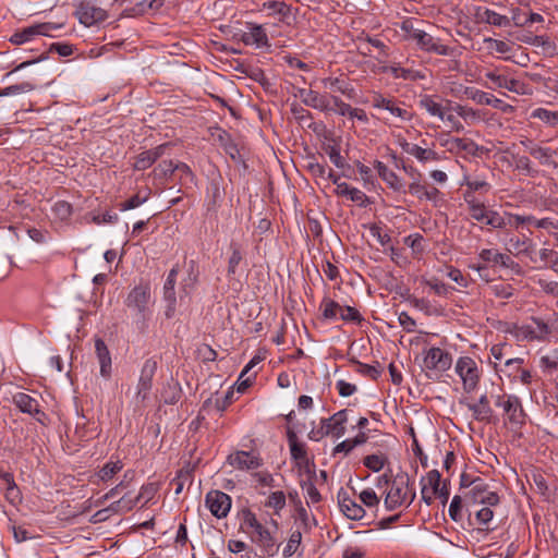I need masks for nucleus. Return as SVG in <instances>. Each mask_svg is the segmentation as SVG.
I'll list each match as a JSON object with an SVG mask.
<instances>
[{
	"instance_id": "f257e3e1",
	"label": "nucleus",
	"mask_w": 558,
	"mask_h": 558,
	"mask_svg": "<svg viewBox=\"0 0 558 558\" xmlns=\"http://www.w3.org/2000/svg\"><path fill=\"white\" fill-rule=\"evenodd\" d=\"M241 527L251 535L252 542L257 544L264 554L274 556L277 553L278 547L275 537L271 535L270 531L256 519V515L250 509L242 511Z\"/></svg>"
},
{
	"instance_id": "f03ea898",
	"label": "nucleus",
	"mask_w": 558,
	"mask_h": 558,
	"mask_svg": "<svg viewBox=\"0 0 558 558\" xmlns=\"http://www.w3.org/2000/svg\"><path fill=\"white\" fill-rule=\"evenodd\" d=\"M74 15L80 23L90 27L107 20L108 13L105 9L98 7L93 0H83L76 8Z\"/></svg>"
},
{
	"instance_id": "7ed1b4c3",
	"label": "nucleus",
	"mask_w": 558,
	"mask_h": 558,
	"mask_svg": "<svg viewBox=\"0 0 558 558\" xmlns=\"http://www.w3.org/2000/svg\"><path fill=\"white\" fill-rule=\"evenodd\" d=\"M456 372L463 383L465 392H472L478 385L480 373L476 363L469 356H462L458 360Z\"/></svg>"
},
{
	"instance_id": "20e7f679",
	"label": "nucleus",
	"mask_w": 558,
	"mask_h": 558,
	"mask_svg": "<svg viewBox=\"0 0 558 558\" xmlns=\"http://www.w3.org/2000/svg\"><path fill=\"white\" fill-rule=\"evenodd\" d=\"M62 27V24H56L51 22H45L39 24H34L28 27H25L21 31L15 32L11 37L10 41L14 45H22L32 40L35 36H50L52 31H57Z\"/></svg>"
},
{
	"instance_id": "39448f33",
	"label": "nucleus",
	"mask_w": 558,
	"mask_h": 558,
	"mask_svg": "<svg viewBox=\"0 0 558 558\" xmlns=\"http://www.w3.org/2000/svg\"><path fill=\"white\" fill-rule=\"evenodd\" d=\"M495 404L502 408L508 421L514 425L524 423L525 414L521 401L515 396H497Z\"/></svg>"
},
{
	"instance_id": "423d86ee",
	"label": "nucleus",
	"mask_w": 558,
	"mask_h": 558,
	"mask_svg": "<svg viewBox=\"0 0 558 558\" xmlns=\"http://www.w3.org/2000/svg\"><path fill=\"white\" fill-rule=\"evenodd\" d=\"M157 368L158 363L156 360L148 359L144 362L135 396L137 402H144L147 399L148 392L153 387V378Z\"/></svg>"
},
{
	"instance_id": "0eeeda50",
	"label": "nucleus",
	"mask_w": 558,
	"mask_h": 558,
	"mask_svg": "<svg viewBox=\"0 0 558 558\" xmlns=\"http://www.w3.org/2000/svg\"><path fill=\"white\" fill-rule=\"evenodd\" d=\"M409 481L410 480L408 475H404L398 476V478L393 482L390 489L386 493L384 501L387 510H395L407 500L408 492L404 489V487L408 488Z\"/></svg>"
},
{
	"instance_id": "6e6552de",
	"label": "nucleus",
	"mask_w": 558,
	"mask_h": 558,
	"mask_svg": "<svg viewBox=\"0 0 558 558\" xmlns=\"http://www.w3.org/2000/svg\"><path fill=\"white\" fill-rule=\"evenodd\" d=\"M452 357L440 348H430L424 356V367L428 371L446 372L451 367Z\"/></svg>"
},
{
	"instance_id": "1a4fd4ad",
	"label": "nucleus",
	"mask_w": 558,
	"mask_h": 558,
	"mask_svg": "<svg viewBox=\"0 0 558 558\" xmlns=\"http://www.w3.org/2000/svg\"><path fill=\"white\" fill-rule=\"evenodd\" d=\"M465 498L472 504H483L487 506H496L500 500L497 493L489 490L488 485L482 478H478L474 487L465 495Z\"/></svg>"
},
{
	"instance_id": "9d476101",
	"label": "nucleus",
	"mask_w": 558,
	"mask_h": 558,
	"mask_svg": "<svg viewBox=\"0 0 558 558\" xmlns=\"http://www.w3.org/2000/svg\"><path fill=\"white\" fill-rule=\"evenodd\" d=\"M485 77L494 84V86H488L489 88H505L519 95L526 93L527 85L525 83L508 77L505 74L499 73L497 70L486 72Z\"/></svg>"
},
{
	"instance_id": "9b49d317",
	"label": "nucleus",
	"mask_w": 558,
	"mask_h": 558,
	"mask_svg": "<svg viewBox=\"0 0 558 558\" xmlns=\"http://www.w3.org/2000/svg\"><path fill=\"white\" fill-rule=\"evenodd\" d=\"M298 96L301 98L305 106L312 107L316 110L328 112L333 110L331 106V96L319 94L313 89L301 88L298 92Z\"/></svg>"
},
{
	"instance_id": "f8f14e48",
	"label": "nucleus",
	"mask_w": 558,
	"mask_h": 558,
	"mask_svg": "<svg viewBox=\"0 0 558 558\" xmlns=\"http://www.w3.org/2000/svg\"><path fill=\"white\" fill-rule=\"evenodd\" d=\"M206 506L213 515L223 518L231 508V498L222 492L211 490L206 495Z\"/></svg>"
},
{
	"instance_id": "ddd939ff",
	"label": "nucleus",
	"mask_w": 558,
	"mask_h": 558,
	"mask_svg": "<svg viewBox=\"0 0 558 558\" xmlns=\"http://www.w3.org/2000/svg\"><path fill=\"white\" fill-rule=\"evenodd\" d=\"M478 258L484 263L499 265L504 268H509L513 270L515 274L521 272V267L517 262H514L509 255L499 253L496 250L484 248L480 252Z\"/></svg>"
},
{
	"instance_id": "4468645a",
	"label": "nucleus",
	"mask_w": 558,
	"mask_h": 558,
	"mask_svg": "<svg viewBox=\"0 0 558 558\" xmlns=\"http://www.w3.org/2000/svg\"><path fill=\"white\" fill-rule=\"evenodd\" d=\"M150 300V288L146 284L136 286L126 298V306L143 314L147 310Z\"/></svg>"
},
{
	"instance_id": "2eb2a0df",
	"label": "nucleus",
	"mask_w": 558,
	"mask_h": 558,
	"mask_svg": "<svg viewBox=\"0 0 558 558\" xmlns=\"http://www.w3.org/2000/svg\"><path fill=\"white\" fill-rule=\"evenodd\" d=\"M446 146L450 153L459 154L461 151L472 156H480L483 153V147H480L474 141L465 137H454L447 140L441 144Z\"/></svg>"
},
{
	"instance_id": "dca6fc26",
	"label": "nucleus",
	"mask_w": 558,
	"mask_h": 558,
	"mask_svg": "<svg viewBox=\"0 0 558 558\" xmlns=\"http://www.w3.org/2000/svg\"><path fill=\"white\" fill-rule=\"evenodd\" d=\"M338 502L342 513L350 520H362L366 514L364 508L350 498L342 489L338 494Z\"/></svg>"
},
{
	"instance_id": "f3484780",
	"label": "nucleus",
	"mask_w": 558,
	"mask_h": 558,
	"mask_svg": "<svg viewBox=\"0 0 558 558\" xmlns=\"http://www.w3.org/2000/svg\"><path fill=\"white\" fill-rule=\"evenodd\" d=\"M230 465L239 470H254L262 465V460L247 451H236L228 456Z\"/></svg>"
},
{
	"instance_id": "a211bd4d",
	"label": "nucleus",
	"mask_w": 558,
	"mask_h": 558,
	"mask_svg": "<svg viewBox=\"0 0 558 558\" xmlns=\"http://www.w3.org/2000/svg\"><path fill=\"white\" fill-rule=\"evenodd\" d=\"M401 148L409 155L415 157L421 162L438 161L439 155L429 148H423L416 144H411L405 140L400 142Z\"/></svg>"
},
{
	"instance_id": "6ab92c4d",
	"label": "nucleus",
	"mask_w": 558,
	"mask_h": 558,
	"mask_svg": "<svg viewBox=\"0 0 558 558\" xmlns=\"http://www.w3.org/2000/svg\"><path fill=\"white\" fill-rule=\"evenodd\" d=\"M477 22L486 23L498 27H508L511 24V20L501 15L490 9L478 7L475 12Z\"/></svg>"
},
{
	"instance_id": "aec40b11",
	"label": "nucleus",
	"mask_w": 558,
	"mask_h": 558,
	"mask_svg": "<svg viewBox=\"0 0 558 558\" xmlns=\"http://www.w3.org/2000/svg\"><path fill=\"white\" fill-rule=\"evenodd\" d=\"M464 94L478 105L492 106L497 109H502L504 111L510 107L509 105H505L501 99L496 98L494 95L480 89L466 88Z\"/></svg>"
},
{
	"instance_id": "412c9836",
	"label": "nucleus",
	"mask_w": 558,
	"mask_h": 558,
	"mask_svg": "<svg viewBox=\"0 0 558 558\" xmlns=\"http://www.w3.org/2000/svg\"><path fill=\"white\" fill-rule=\"evenodd\" d=\"M347 420L345 410H341L333 414L331 417L322 420L323 428L327 430L328 435L331 434L335 437L340 438L344 435V423Z\"/></svg>"
},
{
	"instance_id": "4be33fe9",
	"label": "nucleus",
	"mask_w": 558,
	"mask_h": 558,
	"mask_svg": "<svg viewBox=\"0 0 558 558\" xmlns=\"http://www.w3.org/2000/svg\"><path fill=\"white\" fill-rule=\"evenodd\" d=\"M416 44L422 50L435 52L439 56H449L452 51L450 47L439 44L432 35L424 31L418 35Z\"/></svg>"
},
{
	"instance_id": "5701e85b",
	"label": "nucleus",
	"mask_w": 558,
	"mask_h": 558,
	"mask_svg": "<svg viewBox=\"0 0 558 558\" xmlns=\"http://www.w3.org/2000/svg\"><path fill=\"white\" fill-rule=\"evenodd\" d=\"M374 167L377 170L378 175L388 184L390 189L396 192H405L404 184L401 179L384 162L376 160Z\"/></svg>"
},
{
	"instance_id": "b1692460",
	"label": "nucleus",
	"mask_w": 558,
	"mask_h": 558,
	"mask_svg": "<svg viewBox=\"0 0 558 558\" xmlns=\"http://www.w3.org/2000/svg\"><path fill=\"white\" fill-rule=\"evenodd\" d=\"M95 351L100 364V375L109 378L111 376V355L102 339L95 340Z\"/></svg>"
},
{
	"instance_id": "393cba45",
	"label": "nucleus",
	"mask_w": 558,
	"mask_h": 558,
	"mask_svg": "<svg viewBox=\"0 0 558 558\" xmlns=\"http://www.w3.org/2000/svg\"><path fill=\"white\" fill-rule=\"evenodd\" d=\"M466 407L472 411L475 420L490 423L493 410L489 407V401L486 395H483L477 403H466Z\"/></svg>"
},
{
	"instance_id": "a878e982",
	"label": "nucleus",
	"mask_w": 558,
	"mask_h": 558,
	"mask_svg": "<svg viewBox=\"0 0 558 558\" xmlns=\"http://www.w3.org/2000/svg\"><path fill=\"white\" fill-rule=\"evenodd\" d=\"M324 87L341 93L349 99H354L356 92L350 82L340 77H327L322 81Z\"/></svg>"
},
{
	"instance_id": "bb28decb",
	"label": "nucleus",
	"mask_w": 558,
	"mask_h": 558,
	"mask_svg": "<svg viewBox=\"0 0 558 558\" xmlns=\"http://www.w3.org/2000/svg\"><path fill=\"white\" fill-rule=\"evenodd\" d=\"M178 272H179L178 268L173 267L169 271V275H168L167 280L163 286V295H165V299L169 302V306L166 312L167 317H171V313L174 311V303H175L174 286H175Z\"/></svg>"
},
{
	"instance_id": "cd10ccee",
	"label": "nucleus",
	"mask_w": 558,
	"mask_h": 558,
	"mask_svg": "<svg viewBox=\"0 0 558 558\" xmlns=\"http://www.w3.org/2000/svg\"><path fill=\"white\" fill-rule=\"evenodd\" d=\"M507 251L512 255H530L533 248L531 239L510 236L506 243Z\"/></svg>"
},
{
	"instance_id": "c85d7f7f",
	"label": "nucleus",
	"mask_w": 558,
	"mask_h": 558,
	"mask_svg": "<svg viewBox=\"0 0 558 558\" xmlns=\"http://www.w3.org/2000/svg\"><path fill=\"white\" fill-rule=\"evenodd\" d=\"M465 202L468 204V209L471 218L486 226L490 209H488L483 203L477 202L474 198L469 199L468 195H465Z\"/></svg>"
},
{
	"instance_id": "c756f323",
	"label": "nucleus",
	"mask_w": 558,
	"mask_h": 558,
	"mask_svg": "<svg viewBox=\"0 0 558 558\" xmlns=\"http://www.w3.org/2000/svg\"><path fill=\"white\" fill-rule=\"evenodd\" d=\"M231 255L228 259V276L233 277L236 274V267L244 258V251L240 243L231 241L229 245Z\"/></svg>"
},
{
	"instance_id": "7c9ffc66",
	"label": "nucleus",
	"mask_w": 558,
	"mask_h": 558,
	"mask_svg": "<svg viewBox=\"0 0 558 558\" xmlns=\"http://www.w3.org/2000/svg\"><path fill=\"white\" fill-rule=\"evenodd\" d=\"M338 194L347 196L352 202L357 203L360 206H365L368 203V197L362 191L349 185L345 182L338 184Z\"/></svg>"
},
{
	"instance_id": "2f4dec72",
	"label": "nucleus",
	"mask_w": 558,
	"mask_h": 558,
	"mask_svg": "<svg viewBox=\"0 0 558 558\" xmlns=\"http://www.w3.org/2000/svg\"><path fill=\"white\" fill-rule=\"evenodd\" d=\"M242 41L245 45L264 46L268 44V38L260 25H253L250 32L243 34Z\"/></svg>"
},
{
	"instance_id": "473e14b6",
	"label": "nucleus",
	"mask_w": 558,
	"mask_h": 558,
	"mask_svg": "<svg viewBox=\"0 0 558 558\" xmlns=\"http://www.w3.org/2000/svg\"><path fill=\"white\" fill-rule=\"evenodd\" d=\"M421 108L425 109L430 116L437 117L440 120L445 119V110L442 106L436 101L435 96L423 95L418 101Z\"/></svg>"
},
{
	"instance_id": "72a5a7b5",
	"label": "nucleus",
	"mask_w": 558,
	"mask_h": 558,
	"mask_svg": "<svg viewBox=\"0 0 558 558\" xmlns=\"http://www.w3.org/2000/svg\"><path fill=\"white\" fill-rule=\"evenodd\" d=\"M512 217L513 214L511 213L505 211L501 214L490 209L486 226L490 227L492 229H502L507 225H512Z\"/></svg>"
},
{
	"instance_id": "f704fd0d",
	"label": "nucleus",
	"mask_w": 558,
	"mask_h": 558,
	"mask_svg": "<svg viewBox=\"0 0 558 558\" xmlns=\"http://www.w3.org/2000/svg\"><path fill=\"white\" fill-rule=\"evenodd\" d=\"M539 366L543 368L544 373L554 377L558 388V351L554 352L553 355L542 356L539 359Z\"/></svg>"
},
{
	"instance_id": "c9c22d12",
	"label": "nucleus",
	"mask_w": 558,
	"mask_h": 558,
	"mask_svg": "<svg viewBox=\"0 0 558 558\" xmlns=\"http://www.w3.org/2000/svg\"><path fill=\"white\" fill-rule=\"evenodd\" d=\"M529 153L531 156H533L535 159H537L541 165L556 166L555 161L553 160V157L556 155V151L549 147H542L538 145L532 146V147H529Z\"/></svg>"
},
{
	"instance_id": "e433bc0d",
	"label": "nucleus",
	"mask_w": 558,
	"mask_h": 558,
	"mask_svg": "<svg viewBox=\"0 0 558 558\" xmlns=\"http://www.w3.org/2000/svg\"><path fill=\"white\" fill-rule=\"evenodd\" d=\"M13 403L22 411L23 413H29L35 410V407H38L37 400L32 398L29 395L25 392H17L13 396Z\"/></svg>"
},
{
	"instance_id": "4c0bfd02",
	"label": "nucleus",
	"mask_w": 558,
	"mask_h": 558,
	"mask_svg": "<svg viewBox=\"0 0 558 558\" xmlns=\"http://www.w3.org/2000/svg\"><path fill=\"white\" fill-rule=\"evenodd\" d=\"M529 331L532 338L543 340L550 333V327L541 318H532Z\"/></svg>"
},
{
	"instance_id": "58836bf2",
	"label": "nucleus",
	"mask_w": 558,
	"mask_h": 558,
	"mask_svg": "<svg viewBox=\"0 0 558 558\" xmlns=\"http://www.w3.org/2000/svg\"><path fill=\"white\" fill-rule=\"evenodd\" d=\"M142 496H143V493H141L134 500H132V499L128 500L125 497H122L118 501L111 504L108 509L100 510L95 515L100 517L102 513L107 512L108 510H112V511H117V512L121 511V510L130 511L133 509V507H135V505L142 498Z\"/></svg>"
},
{
	"instance_id": "ea45409f",
	"label": "nucleus",
	"mask_w": 558,
	"mask_h": 558,
	"mask_svg": "<svg viewBox=\"0 0 558 558\" xmlns=\"http://www.w3.org/2000/svg\"><path fill=\"white\" fill-rule=\"evenodd\" d=\"M388 71L391 73V75L395 78L417 81V80H423L425 77V75L418 71H415L412 69H404L401 66H390Z\"/></svg>"
},
{
	"instance_id": "a19ab883",
	"label": "nucleus",
	"mask_w": 558,
	"mask_h": 558,
	"mask_svg": "<svg viewBox=\"0 0 558 558\" xmlns=\"http://www.w3.org/2000/svg\"><path fill=\"white\" fill-rule=\"evenodd\" d=\"M123 468L121 461L107 462L98 472V476L102 482L111 480Z\"/></svg>"
},
{
	"instance_id": "79ce46f5",
	"label": "nucleus",
	"mask_w": 558,
	"mask_h": 558,
	"mask_svg": "<svg viewBox=\"0 0 558 558\" xmlns=\"http://www.w3.org/2000/svg\"><path fill=\"white\" fill-rule=\"evenodd\" d=\"M320 310L323 311L324 318L333 319L340 313L341 305L333 300L325 298L320 304Z\"/></svg>"
},
{
	"instance_id": "37998d69",
	"label": "nucleus",
	"mask_w": 558,
	"mask_h": 558,
	"mask_svg": "<svg viewBox=\"0 0 558 558\" xmlns=\"http://www.w3.org/2000/svg\"><path fill=\"white\" fill-rule=\"evenodd\" d=\"M532 118H537L551 126L558 124V111H550L544 108H537L532 112Z\"/></svg>"
},
{
	"instance_id": "c03bdc74",
	"label": "nucleus",
	"mask_w": 558,
	"mask_h": 558,
	"mask_svg": "<svg viewBox=\"0 0 558 558\" xmlns=\"http://www.w3.org/2000/svg\"><path fill=\"white\" fill-rule=\"evenodd\" d=\"M386 462L387 458L384 454H369L363 460L364 465L374 472L380 471Z\"/></svg>"
},
{
	"instance_id": "a18cd8bd",
	"label": "nucleus",
	"mask_w": 558,
	"mask_h": 558,
	"mask_svg": "<svg viewBox=\"0 0 558 558\" xmlns=\"http://www.w3.org/2000/svg\"><path fill=\"white\" fill-rule=\"evenodd\" d=\"M301 539H302V534L300 531L292 532L290 535V538L288 541V544L283 548V551H282L283 556L288 558V557H291L292 555H294L301 545Z\"/></svg>"
},
{
	"instance_id": "49530a36",
	"label": "nucleus",
	"mask_w": 558,
	"mask_h": 558,
	"mask_svg": "<svg viewBox=\"0 0 558 558\" xmlns=\"http://www.w3.org/2000/svg\"><path fill=\"white\" fill-rule=\"evenodd\" d=\"M34 89V85L29 82H23L21 84H15L8 86L0 90V96H10L16 94L28 93Z\"/></svg>"
},
{
	"instance_id": "de8ad7c7",
	"label": "nucleus",
	"mask_w": 558,
	"mask_h": 558,
	"mask_svg": "<svg viewBox=\"0 0 558 558\" xmlns=\"http://www.w3.org/2000/svg\"><path fill=\"white\" fill-rule=\"evenodd\" d=\"M263 9H267L271 11L272 14H278L283 17L290 14L289 5L283 1L265 2L263 3Z\"/></svg>"
},
{
	"instance_id": "09e8293b",
	"label": "nucleus",
	"mask_w": 558,
	"mask_h": 558,
	"mask_svg": "<svg viewBox=\"0 0 558 558\" xmlns=\"http://www.w3.org/2000/svg\"><path fill=\"white\" fill-rule=\"evenodd\" d=\"M360 501L367 508H374L379 505V498L372 488L362 490L359 495Z\"/></svg>"
},
{
	"instance_id": "8fccbe9b",
	"label": "nucleus",
	"mask_w": 558,
	"mask_h": 558,
	"mask_svg": "<svg viewBox=\"0 0 558 558\" xmlns=\"http://www.w3.org/2000/svg\"><path fill=\"white\" fill-rule=\"evenodd\" d=\"M340 318L344 322H352L355 324H361L363 322V317L359 313L355 307L345 306L340 310Z\"/></svg>"
},
{
	"instance_id": "3c124183",
	"label": "nucleus",
	"mask_w": 558,
	"mask_h": 558,
	"mask_svg": "<svg viewBox=\"0 0 558 558\" xmlns=\"http://www.w3.org/2000/svg\"><path fill=\"white\" fill-rule=\"evenodd\" d=\"M494 517V512L493 510L489 508V507H484L482 509H480L476 513H475V519H476V522L480 524V525H484L485 527H482L481 530L482 531H486L488 532L490 529L487 526V524L492 521Z\"/></svg>"
},
{
	"instance_id": "603ef678",
	"label": "nucleus",
	"mask_w": 558,
	"mask_h": 558,
	"mask_svg": "<svg viewBox=\"0 0 558 558\" xmlns=\"http://www.w3.org/2000/svg\"><path fill=\"white\" fill-rule=\"evenodd\" d=\"M267 507L274 508L275 510H281L286 506V495L283 492L278 490L270 494L266 502Z\"/></svg>"
},
{
	"instance_id": "864d4df0",
	"label": "nucleus",
	"mask_w": 558,
	"mask_h": 558,
	"mask_svg": "<svg viewBox=\"0 0 558 558\" xmlns=\"http://www.w3.org/2000/svg\"><path fill=\"white\" fill-rule=\"evenodd\" d=\"M449 517L454 521L459 522L462 520V498L456 495L449 506Z\"/></svg>"
},
{
	"instance_id": "5fc2aeb1",
	"label": "nucleus",
	"mask_w": 558,
	"mask_h": 558,
	"mask_svg": "<svg viewBox=\"0 0 558 558\" xmlns=\"http://www.w3.org/2000/svg\"><path fill=\"white\" fill-rule=\"evenodd\" d=\"M175 163L172 160H163L154 170L156 177L167 178L175 172Z\"/></svg>"
},
{
	"instance_id": "6e6d98bb",
	"label": "nucleus",
	"mask_w": 558,
	"mask_h": 558,
	"mask_svg": "<svg viewBox=\"0 0 558 558\" xmlns=\"http://www.w3.org/2000/svg\"><path fill=\"white\" fill-rule=\"evenodd\" d=\"M53 211L61 220H66L72 215V205L65 201H59L53 206Z\"/></svg>"
},
{
	"instance_id": "4d7b16f0",
	"label": "nucleus",
	"mask_w": 558,
	"mask_h": 558,
	"mask_svg": "<svg viewBox=\"0 0 558 558\" xmlns=\"http://www.w3.org/2000/svg\"><path fill=\"white\" fill-rule=\"evenodd\" d=\"M155 162L154 157H151L148 150L141 153L134 162V168L136 170H146Z\"/></svg>"
},
{
	"instance_id": "13d9d810",
	"label": "nucleus",
	"mask_w": 558,
	"mask_h": 558,
	"mask_svg": "<svg viewBox=\"0 0 558 558\" xmlns=\"http://www.w3.org/2000/svg\"><path fill=\"white\" fill-rule=\"evenodd\" d=\"M424 283L439 296H447L451 290V287L438 281L437 279L425 280Z\"/></svg>"
},
{
	"instance_id": "bf43d9fd",
	"label": "nucleus",
	"mask_w": 558,
	"mask_h": 558,
	"mask_svg": "<svg viewBox=\"0 0 558 558\" xmlns=\"http://www.w3.org/2000/svg\"><path fill=\"white\" fill-rule=\"evenodd\" d=\"M148 195H149V193H147L144 196H141L140 194L133 195L132 197H130L129 199H126L125 202L120 204V209L121 210L134 209V208L138 207L140 205H142L143 203H145L148 199Z\"/></svg>"
},
{
	"instance_id": "052dcab7",
	"label": "nucleus",
	"mask_w": 558,
	"mask_h": 558,
	"mask_svg": "<svg viewBox=\"0 0 558 558\" xmlns=\"http://www.w3.org/2000/svg\"><path fill=\"white\" fill-rule=\"evenodd\" d=\"M515 168L524 172L526 175L534 177L536 173V170L532 167L530 158L526 156H520L515 158Z\"/></svg>"
},
{
	"instance_id": "680f3d73",
	"label": "nucleus",
	"mask_w": 558,
	"mask_h": 558,
	"mask_svg": "<svg viewBox=\"0 0 558 558\" xmlns=\"http://www.w3.org/2000/svg\"><path fill=\"white\" fill-rule=\"evenodd\" d=\"M484 43L487 45L488 48L494 49L498 53H508L511 49L506 41L494 39L490 37L485 38Z\"/></svg>"
},
{
	"instance_id": "e2e57ef3",
	"label": "nucleus",
	"mask_w": 558,
	"mask_h": 558,
	"mask_svg": "<svg viewBox=\"0 0 558 558\" xmlns=\"http://www.w3.org/2000/svg\"><path fill=\"white\" fill-rule=\"evenodd\" d=\"M290 452L296 464L308 458L305 445L302 442L293 444V446L290 447Z\"/></svg>"
},
{
	"instance_id": "0e129e2a",
	"label": "nucleus",
	"mask_w": 558,
	"mask_h": 558,
	"mask_svg": "<svg viewBox=\"0 0 558 558\" xmlns=\"http://www.w3.org/2000/svg\"><path fill=\"white\" fill-rule=\"evenodd\" d=\"M331 102L333 104L331 105L333 107L332 111L337 112L340 116H350L352 107L349 104L342 101L337 96H331Z\"/></svg>"
},
{
	"instance_id": "69168bd1",
	"label": "nucleus",
	"mask_w": 558,
	"mask_h": 558,
	"mask_svg": "<svg viewBox=\"0 0 558 558\" xmlns=\"http://www.w3.org/2000/svg\"><path fill=\"white\" fill-rule=\"evenodd\" d=\"M353 362L357 365V373L362 375L369 376L372 379H376L380 375V371L377 369L375 366L364 364L354 360Z\"/></svg>"
},
{
	"instance_id": "338daca9",
	"label": "nucleus",
	"mask_w": 558,
	"mask_h": 558,
	"mask_svg": "<svg viewBox=\"0 0 558 558\" xmlns=\"http://www.w3.org/2000/svg\"><path fill=\"white\" fill-rule=\"evenodd\" d=\"M302 487L306 490V495L312 502L316 504L320 501V494L316 488L315 484L313 483L312 478H308L307 482H304Z\"/></svg>"
},
{
	"instance_id": "774afa93",
	"label": "nucleus",
	"mask_w": 558,
	"mask_h": 558,
	"mask_svg": "<svg viewBox=\"0 0 558 558\" xmlns=\"http://www.w3.org/2000/svg\"><path fill=\"white\" fill-rule=\"evenodd\" d=\"M327 155L329 156L330 161L337 167V168H343L344 167V160L342 156L340 155V149L337 146H328L326 149Z\"/></svg>"
}]
</instances>
